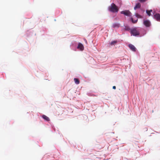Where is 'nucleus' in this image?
Masks as SVG:
<instances>
[{
	"mask_svg": "<svg viewBox=\"0 0 160 160\" xmlns=\"http://www.w3.org/2000/svg\"><path fill=\"white\" fill-rule=\"evenodd\" d=\"M128 47L133 52H136V48L133 45L130 44L128 45Z\"/></svg>",
	"mask_w": 160,
	"mask_h": 160,
	"instance_id": "6e6552de",
	"label": "nucleus"
},
{
	"mask_svg": "<svg viewBox=\"0 0 160 160\" xmlns=\"http://www.w3.org/2000/svg\"><path fill=\"white\" fill-rule=\"evenodd\" d=\"M74 80L75 82V83L76 84H78L79 83V80L77 78H74Z\"/></svg>",
	"mask_w": 160,
	"mask_h": 160,
	"instance_id": "2eb2a0df",
	"label": "nucleus"
},
{
	"mask_svg": "<svg viewBox=\"0 0 160 160\" xmlns=\"http://www.w3.org/2000/svg\"><path fill=\"white\" fill-rule=\"evenodd\" d=\"M52 129L54 130V132L55 131V128L54 126L52 127Z\"/></svg>",
	"mask_w": 160,
	"mask_h": 160,
	"instance_id": "6ab92c4d",
	"label": "nucleus"
},
{
	"mask_svg": "<svg viewBox=\"0 0 160 160\" xmlns=\"http://www.w3.org/2000/svg\"><path fill=\"white\" fill-rule=\"evenodd\" d=\"M120 27V24L119 23H115L113 24L112 27L113 28H118Z\"/></svg>",
	"mask_w": 160,
	"mask_h": 160,
	"instance_id": "9d476101",
	"label": "nucleus"
},
{
	"mask_svg": "<svg viewBox=\"0 0 160 160\" xmlns=\"http://www.w3.org/2000/svg\"><path fill=\"white\" fill-rule=\"evenodd\" d=\"M42 118L44 120H45L47 121H48L50 120V119H49V118L44 115H42Z\"/></svg>",
	"mask_w": 160,
	"mask_h": 160,
	"instance_id": "f8f14e48",
	"label": "nucleus"
},
{
	"mask_svg": "<svg viewBox=\"0 0 160 160\" xmlns=\"http://www.w3.org/2000/svg\"><path fill=\"white\" fill-rule=\"evenodd\" d=\"M112 88H113V89H116V86H113V87H112Z\"/></svg>",
	"mask_w": 160,
	"mask_h": 160,
	"instance_id": "aec40b11",
	"label": "nucleus"
},
{
	"mask_svg": "<svg viewBox=\"0 0 160 160\" xmlns=\"http://www.w3.org/2000/svg\"><path fill=\"white\" fill-rule=\"evenodd\" d=\"M84 48L83 45L82 43L80 42L78 43L77 49H78L80 51H82L84 50Z\"/></svg>",
	"mask_w": 160,
	"mask_h": 160,
	"instance_id": "0eeeda50",
	"label": "nucleus"
},
{
	"mask_svg": "<svg viewBox=\"0 0 160 160\" xmlns=\"http://www.w3.org/2000/svg\"><path fill=\"white\" fill-rule=\"evenodd\" d=\"M119 4L121 3V1H120V0H119Z\"/></svg>",
	"mask_w": 160,
	"mask_h": 160,
	"instance_id": "4be33fe9",
	"label": "nucleus"
},
{
	"mask_svg": "<svg viewBox=\"0 0 160 160\" xmlns=\"http://www.w3.org/2000/svg\"><path fill=\"white\" fill-rule=\"evenodd\" d=\"M153 18L158 21H160V14L159 13H156L154 14Z\"/></svg>",
	"mask_w": 160,
	"mask_h": 160,
	"instance_id": "423d86ee",
	"label": "nucleus"
},
{
	"mask_svg": "<svg viewBox=\"0 0 160 160\" xmlns=\"http://www.w3.org/2000/svg\"><path fill=\"white\" fill-rule=\"evenodd\" d=\"M117 42V41H112L110 43V45H113L114 44L116 43Z\"/></svg>",
	"mask_w": 160,
	"mask_h": 160,
	"instance_id": "f3484780",
	"label": "nucleus"
},
{
	"mask_svg": "<svg viewBox=\"0 0 160 160\" xmlns=\"http://www.w3.org/2000/svg\"><path fill=\"white\" fill-rule=\"evenodd\" d=\"M77 45L78 42L76 41H73L70 44V48L73 51H77Z\"/></svg>",
	"mask_w": 160,
	"mask_h": 160,
	"instance_id": "7ed1b4c3",
	"label": "nucleus"
},
{
	"mask_svg": "<svg viewBox=\"0 0 160 160\" xmlns=\"http://www.w3.org/2000/svg\"><path fill=\"white\" fill-rule=\"evenodd\" d=\"M144 11H145V10H143V12H144Z\"/></svg>",
	"mask_w": 160,
	"mask_h": 160,
	"instance_id": "5701e85b",
	"label": "nucleus"
},
{
	"mask_svg": "<svg viewBox=\"0 0 160 160\" xmlns=\"http://www.w3.org/2000/svg\"><path fill=\"white\" fill-rule=\"evenodd\" d=\"M120 13L129 17H130L132 16L131 13L128 10H125L122 11L120 12Z\"/></svg>",
	"mask_w": 160,
	"mask_h": 160,
	"instance_id": "20e7f679",
	"label": "nucleus"
},
{
	"mask_svg": "<svg viewBox=\"0 0 160 160\" xmlns=\"http://www.w3.org/2000/svg\"><path fill=\"white\" fill-rule=\"evenodd\" d=\"M143 24L146 27H149L151 25V22L148 20H143Z\"/></svg>",
	"mask_w": 160,
	"mask_h": 160,
	"instance_id": "39448f33",
	"label": "nucleus"
},
{
	"mask_svg": "<svg viewBox=\"0 0 160 160\" xmlns=\"http://www.w3.org/2000/svg\"><path fill=\"white\" fill-rule=\"evenodd\" d=\"M132 29V28H130V27L129 26H125L124 29L125 31H130L131 30V29Z\"/></svg>",
	"mask_w": 160,
	"mask_h": 160,
	"instance_id": "4468645a",
	"label": "nucleus"
},
{
	"mask_svg": "<svg viewBox=\"0 0 160 160\" xmlns=\"http://www.w3.org/2000/svg\"><path fill=\"white\" fill-rule=\"evenodd\" d=\"M84 41H85V42L86 43H87V41L85 39H84Z\"/></svg>",
	"mask_w": 160,
	"mask_h": 160,
	"instance_id": "412c9836",
	"label": "nucleus"
},
{
	"mask_svg": "<svg viewBox=\"0 0 160 160\" xmlns=\"http://www.w3.org/2000/svg\"><path fill=\"white\" fill-rule=\"evenodd\" d=\"M141 3L144 2H145L147 0H138Z\"/></svg>",
	"mask_w": 160,
	"mask_h": 160,
	"instance_id": "a211bd4d",
	"label": "nucleus"
},
{
	"mask_svg": "<svg viewBox=\"0 0 160 160\" xmlns=\"http://www.w3.org/2000/svg\"><path fill=\"white\" fill-rule=\"evenodd\" d=\"M130 20L132 23H135L137 22L138 19L137 18L135 20H133V18L132 17H131L130 18Z\"/></svg>",
	"mask_w": 160,
	"mask_h": 160,
	"instance_id": "ddd939ff",
	"label": "nucleus"
},
{
	"mask_svg": "<svg viewBox=\"0 0 160 160\" xmlns=\"http://www.w3.org/2000/svg\"><path fill=\"white\" fill-rule=\"evenodd\" d=\"M135 16L138 18H142V16L139 14L136 13L135 14Z\"/></svg>",
	"mask_w": 160,
	"mask_h": 160,
	"instance_id": "dca6fc26",
	"label": "nucleus"
},
{
	"mask_svg": "<svg viewBox=\"0 0 160 160\" xmlns=\"http://www.w3.org/2000/svg\"><path fill=\"white\" fill-rule=\"evenodd\" d=\"M130 33L131 36H139L140 34L139 32L137 30L136 27L132 28L130 31Z\"/></svg>",
	"mask_w": 160,
	"mask_h": 160,
	"instance_id": "f03ea898",
	"label": "nucleus"
},
{
	"mask_svg": "<svg viewBox=\"0 0 160 160\" xmlns=\"http://www.w3.org/2000/svg\"><path fill=\"white\" fill-rule=\"evenodd\" d=\"M108 9L109 11L112 12H117L118 11L116 5L113 3H112L111 5L108 7Z\"/></svg>",
	"mask_w": 160,
	"mask_h": 160,
	"instance_id": "f257e3e1",
	"label": "nucleus"
},
{
	"mask_svg": "<svg viewBox=\"0 0 160 160\" xmlns=\"http://www.w3.org/2000/svg\"><path fill=\"white\" fill-rule=\"evenodd\" d=\"M141 5L139 3H137L136 4V5L134 7V9L136 10L137 8H139L141 7Z\"/></svg>",
	"mask_w": 160,
	"mask_h": 160,
	"instance_id": "9b49d317",
	"label": "nucleus"
},
{
	"mask_svg": "<svg viewBox=\"0 0 160 160\" xmlns=\"http://www.w3.org/2000/svg\"><path fill=\"white\" fill-rule=\"evenodd\" d=\"M151 12H152V14L153 15H154V14L155 13L154 12H152V9H151L150 10H146V13L149 16H150L152 15V14L151 13Z\"/></svg>",
	"mask_w": 160,
	"mask_h": 160,
	"instance_id": "1a4fd4ad",
	"label": "nucleus"
}]
</instances>
